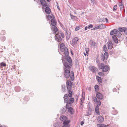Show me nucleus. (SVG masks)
I'll use <instances>...</instances> for the list:
<instances>
[{"instance_id": "obj_18", "label": "nucleus", "mask_w": 127, "mask_h": 127, "mask_svg": "<svg viewBox=\"0 0 127 127\" xmlns=\"http://www.w3.org/2000/svg\"><path fill=\"white\" fill-rule=\"evenodd\" d=\"M45 12L48 14H49L51 12V10L50 8L48 6H46L45 8Z\"/></svg>"}, {"instance_id": "obj_10", "label": "nucleus", "mask_w": 127, "mask_h": 127, "mask_svg": "<svg viewBox=\"0 0 127 127\" xmlns=\"http://www.w3.org/2000/svg\"><path fill=\"white\" fill-rule=\"evenodd\" d=\"M89 68L91 71L94 73H95L97 70V69L94 66H90L89 67Z\"/></svg>"}, {"instance_id": "obj_58", "label": "nucleus", "mask_w": 127, "mask_h": 127, "mask_svg": "<svg viewBox=\"0 0 127 127\" xmlns=\"http://www.w3.org/2000/svg\"><path fill=\"white\" fill-rule=\"evenodd\" d=\"M105 21H106V23H108L109 22L107 18H105Z\"/></svg>"}, {"instance_id": "obj_37", "label": "nucleus", "mask_w": 127, "mask_h": 127, "mask_svg": "<svg viewBox=\"0 0 127 127\" xmlns=\"http://www.w3.org/2000/svg\"><path fill=\"white\" fill-rule=\"evenodd\" d=\"M60 49H61V48H64L66 47L64 44L62 43L60 45Z\"/></svg>"}, {"instance_id": "obj_40", "label": "nucleus", "mask_w": 127, "mask_h": 127, "mask_svg": "<svg viewBox=\"0 0 127 127\" xmlns=\"http://www.w3.org/2000/svg\"><path fill=\"white\" fill-rule=\"evenodd\" d=\"M118 113L117 111L116 110H114L112 112V114L114 115H116Z\"/></svg>"}, {"instance_id": "obj_1", "label": "nucleus", "mask_w": 127, "mask_h": 127, "mask_svg": "<svg viewBox=\"0 0 127 127\" xmlns=\"http://www.w3.org/2000/svg\"><path fill=\"white\" fill-rule=\"evenodd\" d=\"M67 62H64L63 61L64 65V77L68 78L70 76L71 79L73 81L74 79V73L72 71L70 73V66L72 65V60L70 57H67L65 58Z\"/></svg>"}, {"instance_id": "obj_27", "label": "nucleus", "mask_w": 127, "mask_h": 127, "mask_svg": "<svg viewBox=\"0 0 127 127\" xmlns=\"http://www.w3.org/2000/svg\"><path fill=\"white\" fill-rule=\"evenodd\" d=\"M6 66V64L4 62L0 63V68H2L3 67H5Z\"/></svg>"}, {"instance_id": "obj_44", "label": "nucleus", "mask_w": 127, "mask_h": 127, "mask_svg": "<svg viewBox=\"0 0 127 127\" xmlns=\"http://www.w3.org/2000/svg\"><path fill=\"white\" fill-rule=\"evenodd\" d=\"M80 29V28L79 26H77L75 29V30L77 31Z\"/></svg>"}, {"instance_id": "obj_63", "label": "nucleus", "mask_w": 127, "mask_h": 127, "mask_svg": "<svg viewBox=\"0 0 127 127\" xmlns=\"http://www.w3.org/2000/svg\"><path fill=\"white\" fill-rule=\"evenodd\" d=\"M86 52L87 54L88 53V49H86Z\"/></svg>"}, {"instance_id": "obj_64", "label": "nucleus", "mask_w": 127, "mask_h": 127, "mask_svg": "<svg viewBox=\"0 0 127 127\" xmlns=\"http://www.w3.org/2000/svg\"><path fill=\"white\" fill-rule=\"evenodd\" d=\"M46 0L48 2H50L51 1V0Z\"/></svg>"}, {"instance_id": "obj_36", "label": "nucleus", "mask_w": 127, "mask_h": 127, "mask_svg": "<svg viewBox=\"0 0 127 127\" xmlns=\"http://www.w3.org/2000/svg\"><path fill=\"white\" fill-rule=\"evenodd\" d=\"M125 28H119V30L121 32H124V30L125 29Z\"/></svg>"}, {"instance_id": "obj_22", "label": "nucleus", "mask_w": 127, "mask_h": 127, "mask_svg": "<svg viewBox=\"0 0 127 127\" xmlns=\"http://www.w3.org/2000/svg\"><path fill=\"white\" fill-rule=\"evenodd\" d=\"M89 43L92 46L95 47L96 45V43L94 41L92 40H90Z\"/></svg>"}, {"instance_id": "obj_11", "label": "nucleus", "mask_w": 127, "mask_h": 127, "mask_svg": "<svg viewBox=\"0 0 127 127\" xmlns=\"http://www.w3.org/2000/svg\"><path fill=\"white\" fill-rule=\"evenodd\" d=\"M120 33V32L119 31L117 30L116 29H115L111 31L110 34L111 35H113L114 34H117V33Z\"/></svg>"}, {"instance_id": "obj_33", "label": "nucleus", "mask_w": 127, "mask_h": 127, "mask_svg": "<svg viewBox=\"0 0 127 127\" xmlns=\"http://www.w3.org/2000/svg\"><path fill=\"white\" fill-rule=\"evenodd\" d=\"M65 85H62V90L63 92H64L66 91L65 89Z\"/></svg>"}, {"instance_id": "obj_25", "label": "nucleus", "mask_w": 127, "mask_h": 127, "mask_svg": "<svg viewBox=\"0 0 127 127\" xmlns=\"http://www.w3.org/2000/svg\"><path fill=\"white\" fill-rule=\"evenodd\" d=\"M70 15L71 17V18L73 20H76L78 18L76 16H74L71 14H70Z\"/></svg>"}, {"instance_id": "obj_54", "label": "nucleus", "mask_w": 127, "mask_h": 127, "mask_svg": "<svg viewBox=\"0 0 127 127\" xmlns=\"http://www.w3.org/2000/svg\"><path fill=\"white\" fill-rule=\"evenodd\" d=\"M94 101L95 102H97V99L95 97L94 98Z\"/></svg>"}, {"instance_id": "obj_59", "label": "nucleus", "mask_w": 127, "mask_h": 127, "mask_svg": "<svg viewBox=\"0 0 127 127\" xmlns=\"http://www.w3.org/2000/svg\"><path fill=\"white\" fill-rule=\"evenodd\" d=\"M76 65H78V62L77 60H76Z\"/></svg>"}, {"instance_id": "obj_4", "label": "nucleus", "mask_w": 127, "mask_h": 127, "mask_svg": "<svg viewBox=\"0 0 127 127\" xmlns=\"http://www.w3.org/2000/svg\"><path fill=\"white\" fill-rule=\"evenodd\" d=\"M106 27L105 26L104 24H101L96 26L93 30L103 29L105 28Z\"/></svg>"}, {"instance_id": "obj_46", "label": "nucleus", "mask_w": 127, "mask_h": 127, "mask_svg": "<svg viewBox=\"0 0 127 127\" xmlns=\"http://www.w3.org/2000/svg\"><path fill=\"white\" fill-rule=\"evenodd\" d=\"M98 127H103V126L101 124H98L97 125Z\"/></svg>"}, {"instance_id": "obj_50", "label": "nucleus", "mask_w": 127, "mask_h": 127, "mask_svg": "<svg viewBox=\"0 0 127 127\" xmlns=\"http://www.w3.org/2000/svg\"><path fill=\"white\" fill-rule=\"evenodd\" d=\"M98 74L100 76H102L103 74V73L102 72H100L98 73Z\"/></svg>"}, {"instance_id": "obj_23", "label": "nucleus", "mask_w": 127, "mask_h": 127, "mask_svg": "<svg viewBox=\"0 0 127 127\" xmlns=\"http://www.w3.org/2000/svg\"><path fill=\"white\" fill-rule=\"evenodd\" d=\"M60 125V123L57 121L54 123L53 125L54 127H59Z\"/></svg>"}, {"instance_id": "obj_32", "label": "nucleus", "mask_w": 127, "mask_h": 127, "mask_svg": "<svg viewBox=\"0 0 127 127\" xmlns=\"http://www.w3.org/2000/svg\"><path fill=\"white\" fill-rule=\"evenodd\" d=\"M84 98H81V102L80 103V104L81 106H82V107L83 106V105L82 104L84 102Z\"/></svg>"}, {"instance_id": "obj_38", "label": "nucleus", "mask_w": 127, "mask_h": 127, "mask_svg": "<svg viewBox=\"0 0 127 127\" xmlns=\"http://www.w3.org/2000/svg\"><path fill=\"white\" fill-rule=\"evenodd\" d=\"M107 50V49L106 48V46L105 45H104L103 46V50L105 52H107L106 51Z\"/></svg>"}, {"instance_id": "obj_47", "label": "nucleus", "mask_w": 127, "mask_h": 127, "mask_svg": "<svg viewBox=\"0 0 127 127\" xmlns=\"http://www.w3.org/2000/svg\"><path fill=\"white\" fill-rule=\"evenodd\" d=\"M61 34L62 37L63 38H64V37L65 36L64 34L62 32H61Z\"/></svg>"}, {"instance_id": "obj_29", "label": "nucleus", "mask_w": 127, "mask_h": 127, "mask_svg": "<svg viewBox=\"0 0 127 127\" xmlns=\"http://www.w3.org/2000/svg\"><path fill=\"white\" fill-rule=\"evenodd\" d=\"M96 79L98 82H101L102 81V80L101 78L98 76H96Z\"/></svg>"}, {"instance_id": "obj_41", "label": "nucleus", "mask_w": 127, "mask_h": 127, "mask_svg": "<svg viewBox=\"0 0 127 127\" xmlns=\"http://www.w3.org/2000/svg\"><path fill=\"white\" fill-rule=\"evenodd\" d=\"M117 8V7L116 5L114 6L113 7V10L114 11H115Z\"/></svg>"}, {"instance_id": "obj_6", "label": "nucleus", "mask_w": 127, "mask_h": 127, "mask_svg": "<svg viewBox=\"0 0 127 127\" xmlns=\"http://www.w3.org/2000/svg\"><path fill=\"white\" fill-rule=\"evenodd\" d=\"M108 56V54L107 52H105L101 57V60L104 61L105 60H107Z\"/></svg>"}, {"instance_id": "obj_39", "label": "nucleus", "mask_w": 127, "mask_h": 127, "mask_svg": "<svg viewBox=\"0 0 127 127\" xmlns=\"http://www.w3.org/2000/svg\"><path fill=\"white\" fill-rule=\"evenodd\" d=\"M98 86L96 85H95V91H97L98 90Z\"/></svg>"}, {"instance_id": "obj_20", "label": "nucleus", "mask_w": 127, "mask_h": 127, "mask_svg": "<svg viewBox=\"0 0 127 127\" xmlns=\"http://www.w3.org/2000/svg\"><path fill=\"white\" fill-rule=\"evenodd\" d=\"M112 38L114 42L116 43H118V40L116 35H114L112 36Z\"/></svg>"}, {"instance_id": "obj_49", "label": "nucleus", "mask_w": 127, "mask_h": 127, "mask_svg": "<svg viewBox=\"0 0 127 127\" xmlns=\"http://www.w3.org/2000/svg\"><path fill=\"white\" fill-rule=\"evenodd\" d=\"M85 93L83 91L82 92V98H85Z\"/></svg>"}, {"instance_id": "obj_52", "label": "nucleus", "mask_w": 127, "mask_h": 127, "mask_svg": "<svg viewBox=\"0 0 127 127\" xmlns=\"http://www.w3.org/2000/svg\"><path fill=\"white\" fill-rule=\"evenodd\" d=\"M101 104V102L100 101H97V106H100Z\"/></svg>"}, {"instance_id": "obj_61", "label": "nucleus", "mask_w": 127, "mask_h": 127, "mask_svg": "<svg viewBox=\"0 0 127 127\" xmlns=\"http://www.w3.org/2000/svg\"><path fill=\"white\" fill-rule=\"evenodd\" d=\"M57 8L59 10H60V9L59 8V7L58 5V3H57Z\"/></svg>"}, {"instance_id": "obj_53", "label": "nucleus", "mask_w": 127, "mask_h": 127, "mask_svg": "<svg viewBox=\"0 0 127 127\" xmlns=\"http://www.w3.org/2000/svg\"><path fill=\"white\" fill-rule=\"evenodd\" d=\"M91 3H93V4H94L95 2V0H91Z\"/></svg>"}, {"instance_id": "obj_57", "label": "nucleus", "mask_w": 127, "mask_h": 127, "mask_svg": "<svg viewBox=\"0 0 127 127\" xmlns=\"http://www.w3.org/2000/svg\"><path fill=\"white\" fill-rule=\"evenodd\" d=\"M78 96L76 95L75 96V99H76V100H78Z\"/></svg>"}, {"instance_id": "obj_28", "label": "nucleus", "mask_w": 127, "mask_h": 127, "mask_svg": "<svg viewBox=\"0 0 127 127\" xmlns=\"http://www.w3.org/2000/svg\"><path fill=\"white\" fill-rule=\"evenodd\" d=\"M47 18L49 19H50L51 20L53 19L54 18H55V17L53 15H49L47 16Z\"/></svg>"}, {"instance_id": "obj_12", "label": "nucleus", "mask_w": 127, "mask_h": 127, "mask_svg": "<svg viewBox=\"0 0 127 127\" xmlns=\"http://www.w3.org/2000/svg\"><path fill=\"white\" fill-rule=\"evenodd\" d=\"M97 97L99 99H102L103 98V96L102 94L99 93H97L96 94Z\"/></svg>"}, {"instance_id": "obj_21", "label": "nucleus", "mask_w": 127, "mask_h": 127, "mask_svg": "<svg viewBox=\"0 0 127 127\" xmlns=\"http://www.w3.org/2000/svg\"><path fill=\"white\" fill-rule=\"evenodd\" d=\"M109 69V67L107 65H105L104 66L103 69L102 71L104 72H106Z\"/></svg>"}, {"instance_id": "obj_51", "label": "nucleus", "mask_w": 127, "mask_h": 127, "mask_svg": "<svg viewBox=\"0 0 127 127\" xmlns=\"http://www.w3.org/2000/svg\"><path fill=\"white\" fill-rule=\"evenodd\" d=\"M124 32L127 35V29L125 28Z\"/></svg>"}, {"instance_id": "obj_43", "label": "nucleus", "mask_w": 127, "mask_h": 127, "mask_svg": "<svg viewBox=\"0 0 127 127\" xmlns=\"http://www.w3.org/2000/svg\"><path fill=\"white\" fill-rule=\"evenodd\" d=\"M20 89V87H16L15 88V90L16 91H17V92H19L20 91L19 90H17V89Z\"/></svg>"}, {"instance_id": "obj_24", "label": "nucleus", "mask_w": 127, "mask_h": 127, "mask_svg": "<svg viewBox=\"0 0 127 127\" xmlns=\"http://www.w3.org/2000/svg\"><path fill=\"white\" fill-rule=\"evenodd\" d=\"M74 99L73 98L69 99L68 102V105H70L71 103H73L74 102Z\"/></svg>"}, {"instance_id": "obj_55", "label": "nucleus", "mask_w": 127, "mask_h": 127, "mask_svg": "<svg viewBox=\"0 0 127 127\" xmlns=\"http://www.w3.org/2000/svg\"><path fill=\"white\" fill-rule=\"evenodd\" d=\"M84 122L83 121H82L81 123V126H82L83 125V124H84Z\"/></svg>"}, {"instance_id": "obj_13", "label": "nucleus", "mask_w": 127, "mask_h": 127, "mask_svg": "<svg viewBox=\"0 0 127 127\" xmlns=\"http://www.w3.org/2000/svg\"><path fill=\"white\" fill-rule=\"evenodd\" d=\"M108 47V49H111L112 48L113 46L112 43L111 41H109L107 42Z\"/></svg>"}, {"instance_id": "obj_31", "label": "nucleus", "mask_w": 127, "mask_h": 127, "mask_svg": "<svg viewBox=\"0 0 127 127\" xmlns=\"http://www.w3.org/2000/svg\"><path fill=\"white\" fill-rule=\"evenodd\" d=\"M119 5L121 9L123 8L124 7L123 3L122 2H119Z\"/></svg>"}, {"instance_id": "obj_16", "label": "nucleus", "mask_w": 127, "mask_h": 127, "mask_svg": "<svg viewBox=\"0 0 127 127\" xmlns=\"http://www.w3.org/2000/svg\"><path fill=\"white\" fill-rule=\"evenodd\" d=\"M56 23L57 22L55 19V18H54L53 19L51 20V24L52 26V27L55 26V25H56Z\"/></svg>"}, {"instance_id": "obj_60", "label": "nucleus", "mask_w": 127, "mask_h": 127, "mask_svg": "<svg viewBox=\"0 0 127 127\" xmlns=\"http://www.w3.org/2000/svg\"><path fill=\"white\" fill-rule=\"evenodd\" d=\"M66 108H63V110L62 111H63V112L65 111V110H66Z\"/></svg>"}, {"instance_id": "obj_3", "label": "nucleus", "mask_w": 127, "mask_h": 127, "mask_svg": "<svg viewBox=\"0 0 127 127\" xmlns=\"http://www.w3.org/2000/svg\"><path fill=\"white\" fill-rule=\"evenodd\" d=\"M61 51L62 52L63 54H64L65 56L66 57L65 58L64 60H63L64 62H67L66 60L65 59V58L67 57H68L69 55V52L67 48L66 47L64 48H61V49H60Z\"/></svg>"}, {"instance_id": "obj_15", "label": "nucleus", "mask_w": 127, "mask_h": 127, "mask_svg": "<svg viewBox=\"0 0 127 127\" xmlns=\"http://www.w3.org/2000/svg\"><path fill=\"white\" fill-rule=\"evenodd\" d=\"M103 118L101 116H99L97 118V121L99 123L102 122L103 121Z\"/></svg>"}, {"instance_id": "obj_45", "label": "nucleus", "mask_w": 127, "mask_h": 127, "mask_svg": "<svg viewBox=\"0 0 127 127\" xmlns=\"http://www.w3.org/2000/svg\"><path fill=\"white\" fill-rule=\"evenodd\" d=\"M64 99H66V98H68V97L67 94H65L64 95Z\"/></svg>"}, {"instance_id": "obj_56", "label": "nucleus", "mask_w": 127, "mask_h": 127, "mask_svg": "<svg viewBox=\"0 0 127 127\" xmlns=\"http://www.w3.org/2000/svg\"><path fill=\"white\" fill-rule=\"evenodd\" d=\"M61 27H62V28L63 29V30H64L65 31V29L64 28V26L63 25H61Z\"/></svg>"}, {"instance_id": "obj_14", "label": "nucleus", "mask_w": 127, "mask_h": 127, "mask_svg": "<svg viewBox=\"0 0 127 127\" xmlns=\"http://www.w3.org/2000/svg\"><path fill=\"white\" fill-rule=\"evenodd\" d=\"M79 39L77 37H75L73 38L72 39V44L75 45L76 44Z\"/></svg>"}, {"instance_id": "obj_19", "label": "nucleus", "mask_w": 127, "mask_h": 127, "mask_svg": "<svg viewBox=\"0 0 127 127\" xmlns=\"http://www.w3.org/2000/svg\"><path fill=\"white\" fill-rule=\"evenodd\" d=\"M40 2L43 7H46L47 6L46 2L45 0H40Z\"/></svg>"}, {"instance_id": "obj_62", "label": "nucleus", "mask_w": 127, "mask_h": 127, "mask_svg": "<svg viewBox=\"0 0 127 127\" xmlns=\"http://www.w3.org/2000/svg\"><path fill=\"white\" fill-rule=\"evenodd\" d=\"M88 28V27H85V30H87Z\"/></svg>"}, {"instance_id": "obj_8", "label": "nucleus", "mask_w": 127, "mask_h": 127, "mask_svg": "<svg viewBox=\"0 0 127 127\" xmlns=\"http://www.w3.org/2000/svg\"><path fill=\"white\" fill-rule=\"evenodd\" d=\"M67 89L69 90H71L72 84L70 81H67L66 82Z\"/></svg>"}, {"instance_id": "obj_2", "label": "nucleus", "mask_w": 127, "mask_h": 127, "mask_svg": "<svg viewBox=\"0 0 127 127\" xmlns=\"http://www.w3.org/2000/svg\"><path fill=\"white\" fill-rule=\"evenodd\" d=\"M60 120L63 122V126L62 127H69L70 125L69 124V121L67 120L66 117L64 116H61L60 117Z\"/></svg>"}, {"instance_id": "obj_9", "label": "nucleus", "mask_w": 127, "mask_h": 127, "mask_svg": "<svg viewBox=\"0 0 127 127\" xmlns=\"http://www.w3.org/2000/svg\"><path fill=\"white\" fill-rule=\"evenodd\" d=\"M55 40L57 41L60 42L62 41V38L60 35L57 33V34H55Z\"/></svg>"}, {"instance_id": "obj_30", "label": "nucleus", "mask_w": 127, "mask_h": 127, "mask_svg": "<svg viewBox=\"0 0 127 127\" xmlns=\"http://www.w3.org/2000/svg\"><path fill=\"white\" fill-rule=\"evenodd\" d=\"M104 66V64L102 63L100 64H99L98 65L99 68L101 69H103Z\"/></svg>"}, {"instance_id": "obj_48", "label": "nucleus", "mask_w": 127, "mask_h": 127, "mask_svg": "<svg viewBox=\"0 0 127 127\" xmlns=\"http://www.w3.org/2000/svg\"><path fill=\"white\" fill-rule=\"evenodd\" d=\"M93 27V25L92 24H90L88 25V29H90L91 28Z\"/></svg>"}, {"instance_id": "obj_5", "label": "nucleus", "mask_w": 127, "mask_h": 127, "mask_svg": "<svg viewBox=\"0 0 127 127\" xmlns=\"http://www.w3.org/2000/svg\"><path fill=\"white\" fill-rule=\"evenodd\" d=\"M65 35L67 39H69L70 37L71 36V34L70 33V29L69 30H65Z\"/></svg>"}, {"instance_id": "obj_26", "label": "nucleus", "mask_w": 127, "mask_h": 127, "mask_svg": "<svg viewBox=\"0 0 127 127\" xmlns=\"http://www.w3.org/2000/svg\"><path fill=\"white\" fill-rule=\"evenodd\" d=\"M95 111L97 114L98 115H99L100 114V113L99 112L98 106H96L95 108Z\"/></svg>"}, {"instance_id": "obj_7", "label": "nucleus", "mask_w": 127, "mask_h": 127, "mask_svg": "<svg viewBox=\"0 0 127 127\" xmlns=\"http://www.w3.org/2000/svg\"><path fill=\"white\" fill-rule=\"evenodd\" d=\"M69 105H66V108L68 109V112L71 114H73L74 113V111L73 109L71 107L69 106Z\"/></svg>"}, {"instance_id": "obj_35", "label": "nucleus", "mask_w": 127, "mask_h": 127, "mask_svg": "<svg viewBox=\"0 0 127 127\" xmlns=\"http://www.w3.org/2000/svg\"><path fill=\"white\" fill-rule=\"evenodd\" d=\"M68 99V98H66V99H65V98L64 99V102L65 103H67L66 105H68V102L69 101V100Z\"/></svg>"}, {"instance_id": "obj_42", "label": "nucleus", "mask_w": 127, "mask_h": 127, "mask_svg": "<svg viewBox=\"0 0 127 127\" xmlns=\"http://www.w3.org/2000/svg\"><path fill=\"white\" fill-rule=\"evenodd\" d=\"M105 20V19L104 18H103L101 19H100L99 20V22H104Z\"/></svg>"}, {"instance_id": "obj_17", "label": "nucleus", "mask_w": 127, "mask_h": 127, "mask_svg": "<svg viewBox=\"0 0 127 127\" xmlns=\"http://www.w3.org/2000/svg\"><path fill=\"white\" fill-rule=\"evenodd\" d=\"M51 29L52 30H53V31L56 34H57V33H58V34L59 33L58 32H57L58 30L57 27L56 26L52 27Z\"/></svg>"}, {"instance_id": "obj_34", "label": "nucleus", "mask_w": 127, "mask_h": 127, "mask_svg": "<svg viewBox=\"0 0 127 127\" xmlns=\"http://www.w3.org/2000/svg\"><path fill=\"white\" fill-rule=\"evenodd\" d=\"M68 92L69 93V94H68V96L70 97H71L72 95V92L71 91L69 90L68 91Z\"/></svg>"}]
</instances>
